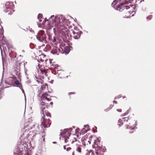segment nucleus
Masks as SVG:
<instances>
[{
  "label": "nucleus",
  "instance_id": "1",
  "mask_svg": "<svg viewBox=\"0 0 155 155\" xmlns=\"http://www.w3.org/2000/svg\"><path fill=\"white\" fill-rule=\"evenodd\" d=\"M45 21H49V23L48 24L49 27H53L54 26L59 31H61L63 33L66 32L68 28L67 20L65 17L62 15L54 16L51 15L49 19L45 18Z\"/></svg>",
  "mask_w": 155,
  "mask_h": 155
},
{
  "label": "nucleus",
  "instance_id": "2",
  "mask_svg": "<svg viewBox=\"0 0 155 155\" xmlns=\"http://www.w3.org/2000/svg\"><path fill=\"white\" fill-rule=\"evenodd\" d=\"M24 129H25L26 131L27 130H28L30 129H33V130L31 131L32 132L30 131L29 133L26 134L27 136L25 137L26 138H28L30 135L33 136L31 138L32 140L35 137L37 134L39 133V128L38 125L37 124L33 125L31 123H29L26 122L24 124Z\"/></svg>",
  "mask_w": 155,
  "mask_h": 155
},
{
  "label": "nucleus",
  "instance_id": "3",
  "mask_svg": "<svg viewBox=\"0 0 155 155\" xmlns=\"http://www.w3.org/2000/svg\"><path fill=\"white\" fill-rule=\"evenodd\" d=\"M27 145L25 141H21L19 144H18L16 146V148L14 150V153L15 155H31V152L30 150L27 151L26 154L23 153Z\"/></svg>",
  "mask_w": 155,
  "mask_h": 155
},
{
  "label": "nucleus",
  "instance_id": "4",
  "mask_svg": "<svg viewBox=\"0 0 155 155\" xmlns=\"http://www.w3.org/2000/svg\"><path fill=\"white\" fill-rule=\"evenodd\" d=\"M45 117V114H42V118H41V128L44 130V129L46 127H50V120L48 119V120H45L44 118Z\"/></svg>",
  "mask_w": 155,
  "mask_h": 155
},
{
  "label": "nucleus",
  "instance_id": "5",
  "mask_svg": "<svg viewBox=\"0 0 155 155\" xmlns=\"http://www.w3.org/2000/svg\"><path fill=\"white\" fill-rule=\"evenodd\" d=\"M14 7V5L12 2H7L5 4V12H8V14L11 15L13 11L12 9Z\"/></svg>",
  "mask_w": 155,
  "mask_h": 155
},
{
  "label": "nucleus",
  "instance_id": "6",
  "mask_svg": "<svg viewBox=\"0 0 155 155\" xmlns=\"http://www.w3.org/2000/svg\"><path fill=\"white\" fill-rule=\"evenodd\" d=\"M92 138L93 139L92 140L94 141V147L95 148V150L96 151L101 150L102 146L100 144V140L99 139V138L92 137Z\"/></svg>",
  "mask_w": 155,
  "mask_h": 155
},
{
  "label": "nucleus",
  "instance_id": "7",
  "mask_svg": "<svg viewBox=\"0 0 155 155\" xmlns=\"http://www.w3.org/2000/svg\"><path fill=\"white\" fill-rule=\"evenodd\" d=\"M37 39L40 42L46 41V36L45 34L43 31H40L36 36Z\"/></svg>",
  "mask_w": 155,
  "mask_h": 155
},
{
  "label": "nucleus",
  "instance_id": "8",
  "mask_svg": "<svg viewBox=\"0 0 155 155\" xmlns=\"http://www.w3.org/2000/svg\"><path fill=\"white\" fill-rule=\"evenodd\" d=\"M129 124L126 125V128L127 129H134L136 126L137 125V121L135 120H129L128 121Z\"/></svg>",
  "mask_w": 155,
  "mask_h": 155
},
{
  "label": "nucleus",
  "instance_id": "9",
  "mask_svg": "<svg viewBox=\"0 0 155 155\" xmlns=\"http://www.w3.org/2000/svg\"><path fill=\"white\" fill-rule=\"evenodd\" d=\"M71 129H67L65 130L64 132L61 133V135H63V137L64 139L65 142L66 143L68 141V139L69 138V137H70L71 134L69 132L71 131Z\"/></svg>",
  "mask_w": 155,
  "mask_h": 155
},
{
  "label": "nucleus",
  "instance_id": "10",
  "mask_svg": "<svg viewBox=\"0 0 155 155\" xmlns=\"http://www.w3.org/2000/svg\"><path fill=\"white\" fill-rule=\"evenodd\" d=\"M72 32V36L74 39H78L79 38L82 33V31L79 30H75L73 31Z\"/></svg>",
  "mask_w": 155,
  "mask_h": 155
},
{
  "label": "nucleus",
  "instance_id": "11",
  "mask_svg": "<svg viewBox=\"0 0 155 155\" xmlns=\"http://www.w3.org/2000/svg\"><path fill=\"white\" fill-rule=\"evenodd\" d=\"M61 49L59 48H58L57 46H54L52 49L51 52L53 54H56L58 55L59 54V53L61 52Z\"/></svg>",
  "mask_w": 155,
  "mask_h": 155
},
{
  "label": "nucleus",
  "instance_id": "12",
  "mask_svg": "<svg viewBox=\"0 0 155 155\" xmlns=\"http://www.w3.org/2000/svg\"><path fill=\"white\" fill-rule=\"evenodd\" d=\"M41 101H43L45 100H46L49 101L51 100L49 95H48L47 93L44 94L41 97Z\"/></svg>",
  "mask_w": 155,
  "mask_h": 155
},
{
  "label": "nucleus",
  "instance_id": "13",
  "mask_svg": "<svg viewBox=\"0 0 155 155\" xmlns=\"http://www.w3.org/2000/svg\"><path fill=\"white\" fill-rule=\"evenodd\" d=\"M42 102L41 103V105L43 106V107H42L41 108V114H44V110L45 109V107L46 106V105L45 104V103L44 102H43V101H42Z\"/></svg>",
  "mask_w": 155,
  "mask_h": 155
},
{
  "label": "nucleus",
  "instance_id": "14",
  "mask_svg": "<svg viewBox=\"0 0 155 155\" xmlns=\"http://www.w3.org/2000/svg\"><path fill=\"white\" fill-rule=\"evenodd\" d=\"M127 119V118L124 117L122 118L121 119H120L118 120V125H119L120 126L121 125L123 124V121H125L126 120V119Z\"/></svg>",
  "mask_w": 155,
  "mask_h": 155
},
{
  "label": "nucleus",
  "instance_id": "15",
  "mask_svg": "<svg viewBox=\"0 0 155 155\" xmlns=\"http://www.w3.org/2000/svg\"><path fill=\"white\" fill-rule=\"evenodd\" d=\"M76 150L79 153H81V147H82V146L81 145L78 144L77 143L76 144Z\"/></svg>",
  "mask_w": 155,
  "mask_h": 155
},
{
  "label": "nucleus",
  "instance_id": "16",
  "mask_svg": "<svg viewBox=\"0 0 155 155\" xmlns=\"http://www.w3.org/2000/svg\"><path fill=\"white\" fill-rule=\"evenodd\" d=\"M15 84L17 86V87H19L20 89H22V86L19 83V82L18 81H16L15 82Z\"/></svg>",
  "mask_w": 155,
  "mask_h": 155
},
{
  "label": "nucleus",
  "instance_id": "17",
  "mask_svg": "<svg viewBox=\"0 0 155 155\" xmlns=\"http://www.w3.org/2000/svg\"><path fill=\"white\" fill-rule=\"evenodd\" d=\"M48 85L47 84H45L41 86L40 88L41 91L43 90L46 88V87H47Z\"/></svg>",
  "mask_w": 155,
  "mask_h": 155
},
{
  "label": "nucleus",
  "instance_id": "18",
  "mask_svg": "<svg viewBox=\"0 0 155 155\" xmlns=\"http://www.w3.org/2000/svg\"><path fill=\"white\" fill-rule=\"evenodd\" d=\"M41 73L43 75H44L45 77H47L48 76V75L46 74V71L45 70L41 69Z\"/></svg>",
  "mask_w": 155,
  "mask_h": 155
},
{
  "label": "nucleus",
  "instance_id": "19",
  "mask_svg": "<svg viewBox=\"0 0 155 155\" xmlns=\"http://www.w3.org/2000/svg\"><path fill=\"white\" fill-rule=\"evenodd\" d=\"M38 19H39L40 21H42V15L41 14H39L38 15Z\"/></svg>",
  "mask_w": 155,
  "mask_h": 155
},
{
  "label": "nucleus",
  "instance_id": "20",
  "mask_svg": "<svg viewBox=\"0 0 155 155\" xmlns=\"http://www.w3.org/2000/svg\"><path fill=\"white\" fill-rule=\"evenodd\" d=\"M64 51L65 53H66L67 54H68L69 52L70 51L69 48L67 47H66L64 48Z\"/></svg>",
  "mask_w": 155,
  "mask_h": 155
},
{
  "label": "nucleus",
  "instance_id": "21",
  "mask_svg": "<svg viewBox=\"0 0 155 155\" xmlns=\"http://www.w3.org/2000/svg\"><path fill=\"white\" fill-rule=\"evenodd\" d=\"M36 78L37 79L36 80L37 81L38 83H40L41 84H42L43 83V81H42V80L40 79H38L37 78Z\"/></svg>",
  "mask_w": 155,
  "mask_h": 155
},
{
  "label": "nucleus",
  "instance_id": "22",
  "mask_svg": "<svg viewBox=\"0 0 155 155\" xmlns=\"http://www.w3.org/2000/svg\"><path fill=\"white\" fill-rule=\"evenodd\" d=\"M129 113V111L128 110H127V111L125 112L123 114L121 115V116L123 117L126 116V115L128 114V113Z\"/></svg>",
  "mask_w": 155,
  "mask_h": 155
},
{
  "label": "nucleus",
  "instance_id": "23",
  "mask_svg": "<svg viewBox=\"0 0 155 155\" xmlns=\"http://www.w3.org/2000/svg\"><path fill=\"white\" fill-rule=\"evenodd\" d=\"M152 18V15H149L147 17V20H150Z\"/></svg>",
  "mask_w": 155,
  "mask_h": 155
},
{
  "label": "nucleus",
  "instance_id": "24",
  "mask_svg": "<svg viewBox=\"0 0 155 155\" xmlns=\"http://www.w3.org/2000/svg\"><path fill=\"white\" fill-rule=\"evenodd\" d=\"M56 41V39L54 38V37H53V39H52V41L53 42H54Z\"/></svg>",
  "mask_w": 155,
  "mask_h": 155
},
{
  "label": "nucleus",
  "instance_id": "25",
  "mask_svg": "<svg viewBox=\"0 0 155 155\" xmlns=\"http://www.w3.org/2000/svg\"><path fill=\"white\" fill-rule=\"evenodd\" d=\"M92 140H88L87 141V144H90V143H91V141Z\"/></svg>",
  "mask_w": 155,
  "mask_h": 155
},
{
  "label": "nucleus",
  "instance_id": "26",
  "mask_svg": "<svg viewBox=\"0 0 155 155\" xmlns=\"http://www.w3.org/2000/svg\"><path fill=\"white\" fill-rule=\"evenodd\" d=\"M74 141H76V140L75 138L73 140H72L71 142V143H73L74 142Z\"/></svg>",
  "mask_w": 155,
  "mask_h": 155
},
{
  "label": "nucleus",
  "instance_id": "27",
  "mask_svg": "<svg viewBox=\"0 0 155 155\" xmlns=\"http://www.w3.org/2000/svg\"><path fill=\"white\" fill-rule=\"evenodd\" d=\"M71 149V148L70 147H68L66 149L67 151H68Z\"/></svg>",
  "mask_w": 155,
  "mask_h": 155
},
{
  "label": "nucleus",
  "instance_id": "28",
  "mask_svg": "<svg viewBox=\"0 0 155 155\" xmlns=\"http://www.w3.org/2000/svg\"><path fill=\"white\" fill-rule=\"evenodd\" d=\"M117 110L119 112H121L122 111V110L121 109H117Z\"/></svg>",
  "mask_w": 155,
  "mask_h": 155
},
{
  "label": "nucleus",
  "instance_id": "29",
  "mask_svg": "<svg viewBox=\"0 0 155 155\" xmlns=\"http://www.w3.org/2000/svg\"><path fill=\"white\" fill-rule=\"evenodd\" d=\"M84 127H86V128H88L89 127V126L88 125H84Z\"/></svg>",
  "mask_w": 155,
  "mask_h": 155
},
{
  "label": "nucleus",
  "instance_id": "30",
  "mask_svg": "<svg viewBox=\"0 0 155 155\" xmlns=\"http://www.w3.org/2000/svg\"><path fill=\"white\" fill-rule=\"evenodd\" d=\"M121 97V96L119 95L118 96V97H115V99H117V98H120Z\"/></svg>",
  "mask_w": 155,
  "mask_h": 155
},
{
  "label": "nucleus",
  "instance_id": "31",
  "mask_svg": "<svg viewBox=\"0 0 155 155\" xmlns=\"http://www.w3.org/2000/svg\"><path fill=\"white\" fill-rule=\"evenodd\" d=\"M26 82L28 84H29L31 82L29 80H28V81H26Z\"/></svg>",
  "mask_w": 155,
  "mask_h": 155
},
{
  "label": "nucleus",
  "instance_id": "32",
  "mask_svg": "<svg viewBox=\"0 0 155 155\" xmlns=\"http://www.w3.org/2000/svg\"><path fill=\"white\" fill-rule=\"evenodd\" d=\"M74 94V92H70L69 93V95H71V94Z\"/></svg>",
  "mask_w": 155,
  "mask_h": 155
},
{
  "label": "nucleus",
  "instance_id": "33",
  "mask_svg": "<svg viewBox=\"0 0 155 155\" xmlns=\"http://www.w3.org/2000/svg\"><path fill=\"white\" fill-rule=\"evenodd\" d=\"M95 154L96 155H98V152L97 151H96L95 153Z\"/></svg>",
  "mask_w": 155,
  "mask_h": 155
},
{
  "label": "nucleus",
  "instance_id": "34",
  "mask_svg": "<svg viewBox=\"0 0 155 155\" xmlns=\"http://www.w3.org/2000/svg\"><path fill=\"white\" fill-rule=\"evenodd\" d=\"M123 99H125L126 100V97L125 96H124L123 97Z\"/></svg>",
  "mask_w": 155,
  "mask_h": 155
},
{
  "label": "nucleus",
  "instance_id": "35",
  "mask_svg": "<svg viewBox=\"0 0 155 155\" xmlns=\"http://www.w3.org/2000/svg\"><path fill=\"white\" fill-rule=\"evenodd\" d=\"M25 133H26V132H25V133L23 134L22 137H24V136L26 134H25Z\"/></svg>",
  "mask_w": 155,
  "mask_h": 155
},
{
  "label": "nucleus",
  "instance_id": "36",
  "mask_svg": "<svg viewBox=\"0 0 155 155\" xmlns=\"http://www.w3.org/2000/svg\"><path fill=\"white\" fill-rule=\"evenodd\" d=\"M47 115L48 116L50 117V114H47Z\"/></svg>",
  "mask_w": 155,
  "mask_h": 155
},
{
  "label": "nucleus",
  "instance_id": "37",
  "mask_svg": "<svg viewBox=\"0 0 155 155\" xmlns=\"http://www.w3.org/2000/svg\"><path fill=\"white\" fill-rule=\"evenodd\" d=\"M50 104H51V105H52L53 104V102H51L50 103Z\"/></svg>",
  "mask_w": 155,
  "mask_h": 155
},
{
  "label": "nucleus",
  "instance_id": "38",
  "mask_svg": "<svg viewBox=\"0 0 155 155\" xmlns=\"http://www.w3.org/2000/svg\"><path fill=\"white\" fill-rule=\"evenodd\" d=\"M63 147L64 149L65 150L66 149V146H64Z\"/></svg>",
  "mask_w": 155,
  "mask_h": 155
},
{
  "label": "nucleus",
  "instance_id": "39",
  "mask_svg": "<svg viewBox=\"0 0 155 155\" xmlns=\"http://www.w3.org/2000/svg\"><path fill=\"white\" fill-rule=\"evenodd\" d=\"M21 89L22 90V92L24 93V90L23 89V88L22 89Z\"/></svg>",
  "mask_w": 155,
  "mask_h": 155
},
{
  "label": "nucleus",
  "instance_id": "40",
  "mask_svg": "<svg viewBox=\"0 0 155 155\" xmlns=\"http://www.w3.org/2000/svg\"><path fill=\"white\" fill-rule=\"evenodd\" d=\"M113 102L114 103H115L116 104H117V102L116 101H113Z\"/></svg>",
  "mask_w": 155,
  "mask_h": 155
},
{
  "label": "nucleus",
  "instance_id": "41",
  "mask_svg": "<svg viewBox=\"0 0 155 155\" xmlns=\"http://www.w3.org/2000/svg\"><path fill=\"white\" fill-rule=\"evenodd\" d=\"M91 152L92 153V155H93V152H92V151H90V153H91Z\"/></svg>",
  "mask_w": 155,
  "mask_h": 155
},
{
  "label": "nucleus",
  "instance_id": "42",
  "mask_svg": "<svg viewBox=\"0 0 155 155\" xmlns=\"http://www.w3.org/2000/svg\"><path fill=\"white\" fill-rule=\"evenodd\" d=\"M72 155H74V152H73L72 153Z\"/></svg>",
  "mask_w": 155,
  "mask_h": 155
},
{
  "label": "nucleus",
  "instance_id": "43",
  "mask_svg": "<svg viewBox=\"0 0 155 155\" xmlns=\"http://www.w3.org/2000/svg\"><path fill=\"white\" fill-rule=\"evenodd\" d=\"M60 71H60V70L58 71V73H59V72H60Z\"/></svg>",
  "mask_w": 155,
  "mask_h": 155
},
{
  "label": "nucleus",
  "instance_id": "44",
  "mask_svg": "<svg viewBox=\"0 0 155 155\" xmlns=\"http://www.w3.org/2000/svg\"><path fill=\"white\" fill-rule=\"evenodd\" d=\"M53 143H56V142H53Z\"/></svg>",
  "mask_w": 155,
  "mask_h": 155
},
{
  "label": "nucleus",
  "instance_id": "45",
  "mask_svg": "<svg viewBox=\"0 0 155 155\" xmlns=\"http://www.w3.org/2000/svg\"><path fill=\"white\" fill-rule=\"evenodd\" d=\"M41 60V61H43V60H42V59H41V60Z\"/></svg>",
  "mask_w": 155,
  "mask_h": 155
},
{
  "label": "nucleus",
  "instance_id": "46",
  "mask_svg": "<svg viewBox=\"0 0 155 155\" xmlns=\"http://www.w3.org/2000/svg\"><path fill=\"white\" fill-rule=\"evenodd\" d=\"M127 17H128V16H129V17H130V15H127Z\"/></svg>",
  "mask_w": 155,
  "mask_h": 155
},
{
  "label": "nucleus",
  "instance_id": "47",
  "mask_svg": "<svg viewBox=\"0 0 155 155\" xmlns=\"http://www.w3.org/2000/svg\"><path fill=\"white\" fill-rule=\"evenodd\" d=\"M134 14H132V16H134Z\"/></svg>",
  "mask_w": 155,
  "mask_h": 155
},
{
  "label": "nucleus",
  "instance_id": "48",
  "mask_svg": "<svg viewBox=\"0 0 155 155\" xmlns=\"http://www.w3.org/2000/svg\"><path fill=\"white\" fill-rule=\"evenodd\" d=\"M86 155H88V153H87V154Z\"/></svg>",
  "mask_w": 155,
  "mask_h": 155
},
{
  "label": "nucleus",
  "instance_id": "49",
  "mask_svg": "<svg viewBox=\"0 0 155 155\" xmlns=\"http://www.w3.org/2000/svg\"><path fill=\"white\" fill-rule=\"evenodd\" d=\"M2 61H3V60H2ZM4 63V62H3V64Z\"/></svg>",
  "mask_w": 155,
  "mask_h": 155
},
{
  "label": "nucleus",
  "instance_id": "50",
  "mask_svg": "<svg viewBox=\"0 0 155 155\" xmlns=\"http://www.w3.org/2000/svg\"><path fill=\"white\" fill-rule=\"evenodd\" d=\"M45 140L44 138L43 139V140Z\"/></svg>",
  "mask_w": 155,
  "mask_h": 155
}]
</instances>
